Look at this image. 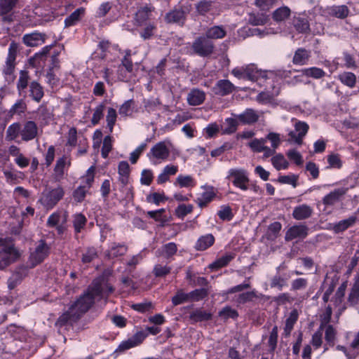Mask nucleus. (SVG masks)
Masks as SVG:
<instances>
[{
	"instance_id": "f257e3e1",
	"label": "nucleus",
	"mask_w": 359,
	"mask_h": 359,
	"mask_svg": "<svg viewBox=\"0 0 359 359\" xmlns=\"http://www.w3.org/2000/svg\"><path fill=\"white\" fill-rule=\"evenodd\" d=\"M113 290V287L104 278L95 280L88 290L59 317L57 323L62 325L76 320L89 310L95 299L105 298Z\"/></svg>"
},
{
	"instance_id": "f03ea898",
	"label": "nucleus",
	"mask_w": 359,
	"mask_h": 359,
	"mask_svg": "<svg viewBox=\"0 0 359 359\" xmlns=\"http://www.w3.org/2000/svg\"><path fill=\"white\" fill-rule=\"evenodd\" d=\"M172 144L170 140H164L155 144L147 153V157L153 165H159L169 158Z\"/></svg>"
},
{
	"instance_id": "7ed1b4c3",
	"label": "nucleus",
	"mask_w": 359,
	"mask_h": 359,
	"mask_svg": "<svg viewBox=\"0 0 359 359\" xmlns=\"http://www.w3.org/2000/svg\"><path fill=\"white\" fill-rule=\"evenodd\" d=\"M231 73L239 79L250 81H257L260 77L268 79L273 76L272 72L266 74V72L259 71L252 65L236 67L232 70Z\"/></svg>"
},
{
	"instance_id": "20e7f679",
	"label": "nucleus",
	"mask_w": 359,
	"mask_h": 359,
	"mask_svg": "<svg viewBox=\"0 0 359 359\" xmlns=\"http://www.w3.org/2000/svg\"><path fill=\"white\" fill-rule=\"evenodd\" d=\"M19 256L13 242L10 240L0 241V269H4Z\"/></svg>"
},
{
	"instance_id": "39448f33",
	"label": "nucleus",
	"mask_w": 359,
	"mask_h": 359,
	"mask_svg": "<svg viewBox=\"0 0 359 359\" xmlns=\"http://www.w3.org/2000/svg\"><path fill=\"white\" fill-rule=\"evenodd\" d=\"M226 179L231 182L233 185L242 191L249 189V174L243 168H233L228 170Z\"/></svg>"
},
{
	"instance_id": "423d86ee",
	"label": "nucleus",
	"mask_w": 359,
	"mask_h": 359,
	"mask_svg": "<svg viewBox=\"0 0 359 359\" xmlns=\"http://www.w3.org/2000/svg\"><path fill=\"white\" fill-rule=\"evenodd\" d=\"M64 194V189L60 186L55 189H46L43 192L40 202L46 208L51 209L62 198Z\"/></svg>"
},
{
	"instance_id": "0eeeda50",
	"label": "nucleus",
	"mask_w": 359,
	"mask_h": 359,
	"mask_svg": "<svg viewBox=\"0 0 359 359\" xmlns=\"http://www.w3.org/2000/svg\"><path fill=\"white\" fill-rule=\"evenodd\" d=\"M292 121L294 122V130L289 133L288 140L290 142H294L297 144H302L303 138L306 135L309 126L306 123L299 121L297 119L294 118L292 119Z\"/></svg>"
},
{
	"instance_id": "6e6552de",
	"label": "nucleus",
	"mask_w": 359,
	"mask_h": 359,
	"mask_svg": "<svg viewBox=\"0 0 359 359\" xmlns=\"http://www.w3.org/2000/svg\"><path fill=\"white\" fill-rule=\"evenodd\" d=\"M117 74L118 81H129L135 76L133 64L130 59L124 57L121 63L117 65Z\"/></svg>"
},
{
	"instance_id": "1a4fd4ad",
	"label": "nucleus",
	"mask_w": 359,
	"mask_h": 359,
	"mask_svg": "<svg viewBox=\"0 0 359 359\" xmlns=\"http://www.w3.org/2000/svg\"><path fill=\"white\" fill-rule=\"evenodd\" d=\"M192 48L198 55L205 57L213 53L214 44L205 36H199L194 41Z\"/></svg>"
},
{
	"instance_id": "9d476101",
	"label": "nucleus",
	"mask_w": 359,
	"mask_h": 359,
	"mask_svg": "<svg viewBox=\"0 0 359 359\" xmlns=\"http://www.w3.org/2000/svg\"><path fill=\"white\" fill-rule=\"evenodd\" d=\"M118 180L121 184L126 187V198H131L133 197L132 187L129 184V175L130 172V166L127 161H121L118 167Z\"/></svg>"
},
{
	"instance_id": "9b49d317",
	"label": "nucleus",
	"mask_w": 359,
	"mask_h": 359,
	"mask_svg": "<svg viewBox=\"0 0 359 359\" xmlns=\"http://www.w3.org/2000/svg\"><path fill=\"white\" fill-rule=\"evenodd\" d=\"M332 312V307L329 304L323 316L322 324L320 328L313 334L311 343L315 349L320 348L323 343V325L328 323L330 320Z\"/></svg>"
},
{
	"instance_id": "f8f14e48",
	"label": "nucleus",
	"mask_w": 359,
	"mask_h": 359,
	"mask_svg": "<svg viewBox=\"0 0 359 359\" xmlns=\"http://www.w3.org/2000/svg\"><path fill=\"white\" fill-rule=\"evenodd\" d=\"M67 215L65 212L57 211L53 212L48 219L47 224L50 227H56L59 233L64 230L63 224L67 221Z\"/></svg>"
},
{
	"instance_id": "ddd939ff",
	"label": "nucleus",
	"mask_w": 359,
	"mask_h": 359,
	"mask_svg": "<svg viewBox=\"0 0 359 359\" xmlns=\"http://www.w3.org/2000/svg\"><path fill=\"white\" fill-rule=\"evenodd\" d=\"M48 254V247L43 242L41 241L35 250L31 254L29 261L32 266L41 263Z\"/></svg>"
},
{
	"instance_id": "4468645a",
	"label": "nucleus",
	"mask_w": 359,
	"mask_h": 359,
	"mask_svg": "<svg viewBox=\"0 0 359 359\" xmlns=\"http://www.w3.org/2000/svg\"><path fill=\"white\" fill-rule=\"evenodd\" d=\"M21 139L27 142L34 139L38 133L36 124L32 121H28L20 124Z\"/></svg>"
},
{
	"instance_id": "2eb2a0df",
	"label": "nucleus",
	"mask_w": 359,
	"mask_h": 359,
	"mask_svg": "<svg viewBox=\"0 0 359 359\" xmlns=\"http://www.w3.org/2000/svg\"><path fill=\"white\" fill-rule=\"evenodd\" d=\"M18 48V45L14 42H12L9 46L8 54L6 61V65L4 68V73L6 75L10 76L13 72Z\"/></svg>"
},
{
	"instance_id": "dca6fc26",
	"label": "nucleus",
	"mask_w": 359,
	"mask_h": 359,
	"mask_svg": "<svg viewBox=\"0 0 359 359\" xmlns=\"http://www.w3.org/2000/svg\"><path fill=\"white\" fill-rule=\"evenodd\" d=\"M235 87L229 80L222 79L218 81L212 88V92L219 96H225L231 93Z\"/></svg>"
},
{
	"instance_id": "f3484780",
	"label": "nucleus",
	"mask_w": 359,
	"mask_h": 359,
	"mask_svg": "<svg viewBox=\"0 0 359 359\" xmlns=\"http://www.w3.org/2000/svg\"><path fill=\"white\" fill-rule=\"evenodd\" d=\"M346 189L344 188H339L334 189L330 194H327L323 198V203L325 205V208L333 206L335 203L339 202L342 196L346 194ZM326 210L324 209L323 211Z\"/></svg>"
},
{
	"instance_id": "a211bd4d",
	"label": "nucleus",
	"mask_w": 359,
	"mask_h": 359,
	"mask_svg": "<svg viewBox=\"0 0 359 359\" xmlns=\"http://www.w3.org/2000/svg\"><path fill=\"white\" fill-rule=\"evenodd\" d=\"M308 234V228L305 225H294L286 232L285 240L292 241L295 238H304Z\"/></svg>"
},
{
	"instance_id": "6ab92c4d",
	"label": "nucleus",
	"mask_w": 359,
	"mask_h": 359,
	"mask_svg": "<svg viewBox=\"0 0 359 359\" xmlns=\"http://www.w3.org/2000/svg\"><path fill=\"white\" fill-rule=\"evenodd\" d=\"M324 15L344 19L348 15L349 10L345 5L332 6L325 8Z\"/></svg>"
},
{
	"instance_id": "aec40b11",
	"label": "nucleus",
	"mask_w": 359,
	"mask_h": 359,
	"mask_svg": "<svg viewBox=\"0 0 359 359\" xmlns=\"http://www.w3.org/2000/svg\"><path fill=\"white\" fill-rule=\"evenodd\" d=\"M226 30L222 25H213L207 27L205 32V36L210 40L222 39L225 37Z\"/></svg>"
},
{
	"instance_id": "412c9836",
	"label": "nucleus",
	"mask_w": 359,
	"mask_h": 359,
	"mask_svg": "<svg viewBox=\"0 0 359 359\" xmlns=\"http://www.w3.org/2000/svg\"><path fill=\"white\" fill-rule=\"evenodd\" d=\"M205 100V92L198 88H194L191 90L187 95V102L191 106L200 105L204 102Z\"/></svg>"
},
{
	"instance_id": "4be33fe9",
	"label": "nucleus",
	"mask_w": 359,
	"mask_h": 359,
	"mask_svg": "<svg viewBox=\"0 0 359 359\" xmlns=\"http://www.w3.org/2000/svg\"><path fill=\"white\" fill-rule=\"evenodd\" d=\"M186 19V13L180 9H175L166 13L165 20L168 23H177L183 25Z\"/></svg>"
},
{
	"instance_id": "5701e85b",
	"label": "nucleus",
	"mask_w": 359,
	"mask_h": 359,
	"mask_svg": "<svg viewBox=\"0 0 359 359\" xmlns=\"http://www.w3.org/2000/svg\"><path fill=\"white\" fill-rule=\"evenodd\" d=\"M45 41V35L38 32L25 34L23 36V42L27 46H38Z\"/></svg>"
},
{
	"instance_id": "b1692460",
	"label": "nucleus",
	"mask_w": 359,
	"mask_h": 359,
	"mask_svg": "<svg viewBox=\"0 0 359 359\" xmlns=\"http://www.w3.org/2000/svg\"><path fill=\"white\" fill-rule=\"evenodd\" d=\"M70 165V161L66 157H62L57 161L55 169H54V178L56 181H60L64 176L65 168H68Z\"/></svg>"
},
{
	"instance_id": "393cba45",
	"label": "nucleus",
	"mask_w": 359,
	"mask_h": 359,
	"mask_svg": "<svg viewBox=\"0 0 359 359\" xmlns=\"http://www.w3.org/2000/svg\"><path fill=\"white\" fill-rule=\"evenodd\" d=\"M174 185L179 188L192 189L196 187V181L191 175H180L176 178Z\"/></svg>"
},
{
	"instance_id": "a878e982",
	"label": "nucleus",
	"mask_w": 359,
	"mask_h": 359,
	"mask_svg": "<svg viewBox=\"0 0 359 359\" xmlns=\"http://www.w3.org/2000/svg\"><path fill=\"white\" fill-rule=\"evenodd\" d=\"M313 212V209L308 205L303 204L294 208L292 216L297 220L309 218Z\"/></svg>"
},
{
	"instance_id": "bb28decb",
	"label": "nucleus",
	"mask_w": 359,
	"mask_h": 359,
	"mask_svg": "<svg viewBox=\"0 0 359 359\" xmlns=\"http://www.w3.org/2000/svg\"><path fill=\"white\" fill-rule=\"evenodd\" d=\"M116 66L114 64L108 65L102 71L103 78L108 84L118 81Z\"/></svg>"
},
{
	"instance_id": "cd10ccee",
	"label": "nucleus",
	"mask_w": 359,
	"mask_h": 359,
	"mask_svg": "<svg viewBox=\"0 0 359 359\" xmlns=\"http://www.w3.org/2000/svg\"><path fill=\"white\" fill-rule=\"evenodd\" d=\"M279 93V87L273 86L271 91L266 90L260 93L257 97V100L262 104L270 103Z\"/></svg>"
},
{
	"instance_id": "c85d7f7f",
	"label": "nucleus",
	"mask_w": 359,
	"mask_h": 359,
	"mask_svg": "<svg viewBox=\"0 0 359 359\" xmlns=\"http://www.w3.org/2000/svg\"><path fill=\"white\" fill-rule=\"evenodd\" d=\"M238 120L243 123H255L259 116L255 111L251 109H246L243 113L236 116Z\"/></svg>"
},
{
	"instance_id": "c756f323",
	"label": "nucleus",
	"mask_w": 359,
	"mask_h": 359,
	"mask_svg": "<svg viewBox=\"0 0 359 359\" xmlns=\"http://www.w3.org/2000/svg\"><path fill=\"white\" fill-rule=\"evenodd\" d=\"M195 8L199 15H204L208 13L213 14L215 4L210 1L201 0L196 4Z\"/></svg>"
},
{
	"instance_id": "7c9ffc66",
	"label": "nucleus",
	"mask_w": 359,
	"mask_h": 359,
	"mask_svg": "<svg viewBox=\"0 0 359 359\" xmlns=\"http://www.w3.org/2000/svg\"><path fill=\"white\" fill-rule=\"evenodd\" d=\"M144 339V335L142 333H137L135 334L132 338L128 340L123 341L119 346L121 350H127L133 347L137 346L140 344Z\"/></svg>"
},
{
	"instance_id": "2f4dec72",
	"label": "nucleus",
	"mask_w": 359,
	"mask_h": 359,
	"mask_svg": "<svg viewBox=\"0 0 359 359\" xmlns=\"http://www.w3.org/2000/svg\"><path fill=\"white\" fill-rule=\"evenodd\" d=\"M21 137L20 123L18 122L10 125L6 132V140L7 141L15 140Z\"/></svg>"
},
{
	"instance_id": "473e14b6",
	"label": "nucleus",
	"mask_w": 359,
	"mask_h": 359,
	"mask_svg": "<svg viewBox=\"0 0 359 359\" xmlns=\"http://www.w3.org/2000/svg\"><path fill=\"white\" fill-rule=\"evenodd\" d=\"M325 75V72L322 69L316 67L305 68L301 71V76L312 77L316 79L323 78ZM299 76L300 75H298L296 78Z\"/></svg>"
},
{
	"instance_id": "72a5a7b5",
	"label": "nucleus",
	"mask_w": 359,
	"mask_h": 359,
	"mask_svg": "<svg viewBox=\"0 0 359 359\" xmlns=\"http://www.w3.org/2000/svg\"><path fill=\"white\" fill-rule=\"evenodd\" d=\"M215 242V238L212 234H206L201 236L196 244L198 250H205L212 246Z\"/></svg>"
},
{
	"instance_id": "f704fd0d",
	"label": "nucleus",
	"mask_w": 359,
	"mask_h": 359,
	"mask_svg": "<svg viewBox=\"0 0 359 359\" xmlns=\"http://www.w3.org/2000/svg\"><path fill=\"white\" fill-rule=\"evenodd\" d=\"M85 14V9L79 8L74 11L65 20V25L66 27H71L75 25Z\"/></svg>"
},
{
	"instance_id": "c9c22d12",
	"label": "nucleus",
	"mask_w": 359,
	"mask_h": 359,
	"mask_svg": "<svg viewBox=\"0 0 359 359\" xmlns=\"http://www.w3.org/2000/svg\"><path fill=\"white\" fill-rule=\"evenodd\" d=\"M127 252V248L124 245L113 244L108 250L106 256L109 259H113L123 255Z\"/></svg>"
},
{
	"instance_id": "e433bc0d",
	"label": "nucleus",
	"mask_w": 359,
	"mask_h": 359,
	"mask_svg": "<svg viewBox=\"0 0 359 359\" xmlns=\"http://www.w3.org/2000/svg\"><path fill=\"white\" fill-rule=\"evenodd\" d=\"M310 57V53L305 49L299 48L293 57V63L299 65H304L306 63Z\"/></svg>"
},
{
	"instance_id": "4c0bfd02",
	"label": "nucleus",
	"mask_w": 359,
	"mask_h": 359,
	"mask_svg": "<svg viewBox=\"0 0 359 359\" xmlns=\"http://www.w3.org/2000/svg\"><path fill=\"white\" fill-rule=\"evenodd\" d=\"M273 166L277 170H285L289 166V163L281 154L273 156L271 159Z\"/></svg>"
},
{
	"instance_id": "58836bf2",
	"label": "nucleus",
	"mask_w": 359,
	"mask_h": 359,
	"mask_svg": "<svg viewBox=\"0 0 359 359\" xmlns=\"http://www.w3.org/2000/svg\"><path fill=\"white\" fill-rule=\"evenodd\" d=\"M215 196L213 189L209 188L205 190L196 200L198 205L203 208L210 203Z\"/></svg>"
},
{
	"instance_id": "ea45409f",
	"label": "nucleus",
	"mask_w": 359,
	"mask_h": 359,
	"mask_svg": "<svg viewBox=\"0 0 359 359\" xmlns=\"http://www.w3.org/2000/svg\"><path fill=\"white\" fill-rule=\"evenodd\" d=\"M298 312L296 309L292 310L286 319L284 332L285 335H289L293 329L294 325L298 319Z\"/></svg>"
},
{
	"instance_id": "a19ab883",
	"label": "nucleus",
	"mask_w": 359,
	"mask_h": 359,
	"mask_svg": "<svg viewBox=\"0 0 359 359\" xmlns=\"http://www.w3.org/2000/svg\"><path fill=\"white\" fill-rule=\"evenodd\" d=\"M355 222V217H350L348 219L339 221L338 223L334 224L333 230L335 233H339L345 231L348 227L351 226Z\"/></svg>"
},
{
	"instance_id": "79ce46f5",
	"label": "nucleus",
	"mask_w": 359,
	"mask_h": 359,
	"mask_svg": "<svg viewBox=\"0 0 359 359\" xmlns=\"http://www.w3.org/2000/svg\"><path fill=\"white\" fill-rule=\"evenodd\" d=\"M338 78L342 83L350 88L353 87L356 82L355 75L351 72H344Z\"/></svg>"
},
{
	"instance_id": "37998d69",
	"label": "nucleus",
	"mask_w": 359,
	"mask_h": 359,
	"mask_svg": "<svg viewBox=\"0 0 359 359\" xmlns=\"http://www.w3.org/2000/svg\"><path fill=\"white\" fill-rule=\"evenodd\" d=\"M290 15V10L287 6H283L276 9L273 13V18L276 22L285 20Z\"/></svg>"
},
{
	"instance_id": "c03bdc74",
	"label": "nucleus",
	"mask_w": 359,
	"mask_h": 359,
	"mask_svg": "<svg viewBox=\"0 0 359 359\" xmlns=\"http://www.w3.org/2000/svg\"><path fill=\"white\" fill-rule=\"evenodd\" d=\"M86 222H87V219L83 215H82L81 213L74 215V219H73V224H74V228L75 232L76 233L81 232V231L86 226Z\"/></svg>"
},
{
	"instance_id": "a18cd8bd",
	"label": "nucleus",
	"mask_w": 359,
	"mask_h": 359,
	"mask_svg": "<svg viewBox=\"0 0 359 359\" xmlns=\"http://www.w3.org/2000/svg\"><path fill=\"white\" fill-rule=\"evenodd\" d=\"M95 171V168L93 165L90 166L88 169L86 175L82 177V180H83L82 186L86 187L88 189L91 187L93 182H94Z\"/></svg>"
},
{
	"instance_id": "49530a36",
	"label": "nucleus",
	"mask_w": 359,
	"mask_h": 359,
	"mask_svg": "<svg viewBox=\"0 0 359 359\" xmlns=\"http://www.w3.org/2000/svg\"><path fill=\"white\" fill-rule=\"evenodd\" d=\"M359 299V275L355 277V282L349 294L348 301L351 304H356Z\"/></svg>"
},
{
	"instance_id": "de8ad7c7",
	"label": "nucleus",
	"mask_w": 359,
	"mask_h": 359,
	"mask_svg": "<svg viewBox=\"0 0 359 359\" xmlns=\"http://www.w3.org/2000/svg\"><path fill=\"white\" fill-rule=\"evenodd\" d=\"M234 258L233 254H226L210 265V269L222 268L229 264Z\"/></svg>"
},
{
	"instance_id": "09e8293b",
	"label": "nucleus",
	"mask_w": 359,
	"mask_h": 359,
	"mask_svg": "<svg viewBox=\"0 0 359 359\" xmlns=\"http://www.w3.org/2000/svg\"><path fill=\"white\" fill-rule=\"evenodd\" d=\"M30 95L34 100L39 102L43 95L41 86L36 82H32L30 85Z\"/></svg>"
},
{
	"instance_id": "8fccbe9b",
	"label": "nucleus",
	"mask_w": 359,
	"mask_h": 359,
	"mask_svg": "<svg viewBox=\"0 0 359 359\" xmlns=\"http://www.w3.org/2000/svg\"><path fill=\"white\" fill-rule=\"evenodd\" d=\"M134 102L132 100L126 101L119 108V114L121 116H128L133 113Z\"/></svg>"
},
{
	"instance_id": "3c124183",
	"label": "nucleus",
	"mask_w": 359,
	"mask_h": 359,
	"mask_svg": "<svg viewBox=\"0 0 359 359\" xmlns=\"http://www.w3.org/2000/svg\"><path fill=\"white\" fill-rule=\"evenodd\" d=\"M18 0H0V15L9 13L15 6Z\"/></svg>"
},
{
	"instance_id": "603ef678",
	"label": "nucleus",
	"mask_w": 359,
	"mask_h": 359,
	"mask_svg": "<svg viewBox=\"0 0 359 359\" xmlns=\"http://www.w3.org/2000/svg\"><path fill=\"white\" fill-rule=\"evenodd\" d=\"M150 11L148 8L144 7L137 11L135 14V20L138 25H142L149 18Z\"/></svg>"
},
{
	"instance_id": "864d4df0",
	"label": "nucleus",
	"mask_w": 359,
	"mask_h": 359,
	"mask_svg": "<svg viewBox=\"0 0 359 359\" xmlns=\"http://www.w3.org/2000/svg\"><path fill=\"white\" fill-rule=\"evenodd\" d=\"M238 118H227L225 120L226 127L223 129V133L231 134L233 133L236 130L238 124Z\"/></svg>"
},
{
	"instance_id": "5fc2aeb1",
	"label": "nucleus",
	"mask_w": 359,
	"mask_h": 359,
	"mask_svg": "<svg viewBox=\"0 0 359 359\" xmlns=\"http://www.w3.org/2000/svg\"><path fill=\"white\" fill-rule=\"evenodd\" d=\"M117 118L116 111L113 108H109L107 111V114L106 117L107 127L109 130V132L111 133L113 131L114 126L116 123Z\"/></svg>"
},
{
	"instance_id": "6e6d98bb",
	"label": "nucleus",
	"mask_w": 359,
	"mask_h": 359,
	"mask_svg": "<svg viewBox=\"0 0 359 359\" xmlns=\"http://www.w3.org/2000/svg\"><path fill=\"white\" fill-rule=\"evenodd\" d=\"M208 295L207 290L204 288L196 289L188 293L189 300L191 302L199 301Z\"/></svg>"
},
{
	"instance_id": "4d7b16f0",
	"label": "nucleus",
	"mask_w": 359,
	"mask_h": 359,
	"mask_svg": "<svg viewBox=\"0 0 359 359\" xmlns=\"http://www.w3.org/2000/svg\"><path fill=\"white\" fill-rule=\"evenodd\" d=\"M325 338L330 346H334L337 335V331L332 325H327L325 328Z\"/></svg>"
},
{
	"instance_id": "13d9d810",
	"label": "nucleus",
	"mask_w": 359,
	"mask_h": 359,
	"mask_svg": "<svg viewBox=\"0 0 359 359\" xmlns=\"http://www.w3.org/2000/svg\"><path fill=\"white\" fill-rule=\"evenodd\" d=\"M88 190V189L82 185L79 186L73 192V199L77 203L82 202L84 200Z\"/></svg>"
},
{
	"instance_id": "bf43d9fd",
	"label": "nucleus",
	"mask_w": 359,
	"mask_h": 359,
	"mask_svg": "<svg viewBox=\"0 0 359 359\" xmlns=\"http://www.w3.org/2000/svg\"><path fill=\"white\" fill-rule=\"evenodd\" d=\"M266 144V140L262 139H254L249 142L248 146L255 152H262L264 149Z\"/></svg>"
},
{
	"instance_id": "052dcab7",
	"label": "nucleus",
	"mask_w": 359,
	"mask_h": 359,
	"mask_svg": "<svg viewBox=\"0 0 359 359\" xmlns=\"http://www.w3.org/2000/svg\"><path fill=\"white\" fill-rule=\"evenodd\" d=\"M282 228V225L278 222H275L271 224L268 227L267 236L270 239H275L277 238L279 231Z\"/></svg>"
},
{
	"instance_id": "680f3d73",
	"label": "nucleus",
	"mask_w": 359,
	"mask_h": 359,
	"mask_svg": "<svg viewBox=\"0 0 359 359\" xmlns=\"http://www.w3.org/2000/svg\"><path fill=\"white\" fill-rule=\"evenodd\" d=\"M193 210V205L191 204H180L175 210V215L179 218H184L187 215L191 212Z\"/></svg>"
},
{
	"instance_id": "e2e57ef3",
	"label": "nucleus",
	"mask_w": 359,
	"mask_h": 359,
	"mask_svg": "<svg viewBox=\"0 0 359 359\" xmlns=\"http://www.w3.org/2000/svg\"><path fill=\"white\" fill-rule=\"evenodd\" d=\"M171 268L168 265L156 264L153 273L156 277H163L170 273Z\"/></svg>"
},
{
	"instance_id": "0e129e2a",
	"label": "nucleus",
	"mask_w": 359,
	"mask_h": 359,
	"mask_svg": "<svg viewBox=\"0 0 359 359\" xmlns=\"http://www.w3.org/2000/svg\"><path fill=\"white\" fill-rule=\"evenodd\" d=\"M294 27L299 32L304 33L309 29L308 20L304 18H298L294 20Z\"/></svg>"
},
{
	"instance_id": "69168bd1",
	"label": "nucleus",
	"mask_w": 359,
	"mask_h": 359,
	"mask_svg": "<svg viewBox=\"0 0 359 359\" xmlns=\"http://www.w3.org/2000/svg\"><path fill=\"white\" fill-rule=\"evenodd\" d=\"M190 318L196 322L203 321L210 319L211 315L203 310H196L191 313Z\"/></svg>"
},
{
	"instance_id": "338daca9",
	"label": "nucleus",
	"mask_w": 359,
	"mask_h": 359,
	"mask_svg": "<svg viewBox=\"0 0 359 359\" xmlns=\"http://www.w3.org/2000/svg\"><path fill=\"white\" fill-rule=\"evenodd\" d=\"M147 199L149 203H154L156 205H159L161 203L165 201L167 198L163 192H154L149 194Z\"/></svg>"
},
{
	"instance_id": "774afa93",
	"label": "nucleus",
	"mask_w": 359,
	"mask_h": 359,
	"mask_svg": "<svg viewBox=\"0 0 359 359\" xmlns=\"http://www.w3.org/2000/svg\"><path fill=\"white\" fill-rule=\"evenodd\" d=\"M287 156L288 158L293 161L296 165H301L303 164V158L299 151L294 149L289 150L287 152Z\"/></svg>"
}]
</instances>
